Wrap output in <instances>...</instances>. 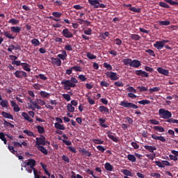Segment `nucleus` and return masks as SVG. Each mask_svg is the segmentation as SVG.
Returning <instances> with one entry per match:
<instances>
[{"label": "nucleus", "instance_id": "1a4fd4ad", "mask_svg": "<svg viewBox=\"0 0 178 178\" xmlns=\"http://www.w3.org/2000/svg\"><path fill=\"white\" fill-rule=\"evenodd\" d=\"M62 34L65 38H73V33L67 28L63 30Z\"/></svg>", "mask_w": 178, "mask_h": 178}, {"label": "nucleus", "instance_id": "37998d69", "mask_svg": "<svg viewBox=\"0 0 178 178\" xmlns=\"http://www.w3.org/2000/svg\"><path fill=\"white\" fill-rule=\"evenodd\" d=\"M159 26H169L170 24V21H159Z\"/></svg>", "mask_w": 178, "mask_h": 178}, {"label": "nucleus", "instance_id": "bb28decb", "mask_svg": "<svg viewBox=\"0 0 178 178\" xmlns=\"http://www.w3.org/2000/svg\"><path fill=\"white\" fill-rule=\"evenodd\" d=\"M105 122H106V119L104 118L99 119V123L100 124V126L106 129V127H108V125L105 124Z\"/></svg>", "mask_w": 178, "mask_h": 178}, {"label": "nucleus", "instance_id": "4be33fe9", "mask_svg": "<svg viewBox=\"0 0 178 178\" xmlns=\"http://www.w3.org/2000/svg\"><path fill=\"white\" fill-rule=\"evenodd\" d=\"M62 54H58V58L61 59L62 60H65L67 56V53L65 50H62Z\"/></svg>", "mask_w": 178, "mask_h": 178}, {"label": "nucleus", "instance_id": "dca6fc26", "mask_svg": "<svg viewBox=\"0 0 178 178\" xmlns=\"http://www.w3.org/2000/svg\"><path fill=\"white\" fill-rule=\"evenodd\" d=\"M22 116H23L24 119L25 120H27V122H29V123H33V119H31V118H30V115H29V114L26 112H22Z\"/></svg>", "mask_w": 178, "mask_h": 178}, {"label": "nucleus", "instance_id": "20e7f679", "mask_svg": "<svg viewBox=\"0 0 178 178\" xmlns=\"http://www.w3.org/2000/svg\"><path fill=\"white\" fill-rule=\"evenodd\" d=\"M159 115L162 119H170L172 118V113L165 108H160L159 110Z\"/></svg>", "mask_w": 178, "mask_h": 178}, {"label": "nucleus", "instance_id": "423d86ee", "mask_svg": "<svg viewBox=\"0 0 178 178\" xmlns=\"http://www.w3.org/2000/svg\"><path fill=\"white\" fill-rule=\"evenodd\" d=\"M106 76L107 77V79H110L113 81L119 80V75H118V73L111 71L106 72Z\"/></svg>", "mask_w": 178, "mask_h": 178}, {"label": "nucleus", "instance_id": "a878e982", "mask_svg": "<svg viewBox=\"0 0 178 178\" xmlns=\"http://www.w3.org/2000/svg\"><path fill=\"white\" fill-rule=\"evenodd\" d=\"M37 148L42 154H44V155H48V149H45L44 146H37Z\"/></svg>", "mask_w": 178, "mask_h": 178}, {"label": "nucleus", "instance_id": "338daca9", "mask_svg": "<svg viewBox=\"0 0 178 178\" xmlns=\"http://www.w3.org/2000/svg\"><path fill=\"white\" fill-rule=\"evenodd\" d=\"M92 141H93L95 144H104V140L101 139H92Z\"/></svg>", "mask_w": 178, "mask_h": 178}, {"label": "nucleus", "instance_id": "774afa93", "mask_svg": "<svg viewBox=\"0 0 178 178\" xmlns=\"http://www.w3.org/2000/svg\"><path fill=\"white\" fill-rule=\"evenodd\" d=\"M151 124H159V121L156 120V119H152L149 120Z\"/></svg>", "mask_w": 178, "mask_h": 178}, {"label": "nucleus", "instance_id": "864d4df0", "mask_svg": "<svg viewBox=\"0 0 178 178\" xmlns=\"http://www.w3.org/2000/svg\"><path fill=\"white\" fill-rule=\"evenodd\" d=\"M167 123H177L178 124V120H175L172 118H170L165 120Z\"/></svg>", "mask_w": 178, "mask_h": 178}, {"label": "nucleus", "instance_id": "2f4dec72", "mask_svg": "<svg viewBox=\"0 0 178 178\" xmlns=\"http://www.w3.org/2000/svg\"><path fill=\"white\" fill-rule=\"evenodd\" d=\"M54 127L57 129V130H65L66 127H65V125L60 124L59 123H55Z\"/></svg>", "mask_w": 178, "mask_h": 178}, {"label": "nucleus", "instance_id": "cd10ccee", "mask_svg": "<svg viewBox=\"0 0 178 178\" xmlns=\"http://www.w3.org/2000/svg\"><path fill=\"white\" fill-rule=\"evenodd\" d=\"M122 63H124V65L125 66H131V62H132V60L131 58H124L122 60Z\"/></svg>", "mask_w": 178, "mask_h": 178}, {"label": "nucleus", "instance_id": "49530a36", "mask_svg": "<svg viewBox=\"0 0 178 178\" xmlns=\"http://www.w3.org/2000/svg\"><path fill=\"white\" fill-rule=\"evenodd\" d=\"M165 2H167V3H169L170 5H172V6H178V2L177 1H172V0H164Z\"/></svg>", "mask_w": 178, "mask_h": 178}, {"label": "nucleus", "instance_id": "3c124183", "mask_svg": "<svg viewBox=\"0 0 178 178\" xmlns=\"http://www.w3.org/2000/svg\"><path fill=\"white\" fill-rule=\"evenodd\" d=\"M34 178H51V177H46L44 175H41V172H38V174L34 175Z\"/></svg>", "mask_w": 178, "mask_h": 178}, {"label": "nucleus", "instance_id": "aec40b11", "mask_svg": "<svg viewBox=\"0 0 178 178\" xmlns=\"http://www.w3.org/2000/svg\"><path fill=\"white\" fill-rule=\"evenodd\" d=\"M107 136L108 138L114 141V143H118L119 141V139H118V138L112 135V132L111 131H107Z\"/></svg>", "mask_w": 178, "mask_h": 178}, {"label": "nucleus", "instance_id": "6ab92c4d", "mask_svg": "<svg viewBox=\"0 0 178 178\" xmlns=\"http://www.w3.org/2000/svg\"><path fill=\"white\" fill-rule=\"evenodd\" d=\"M11 33H15L16 34H19L20 31H22V27L20 26H12L10 28Z\"/></svg>", "mask_w": 178, "mask_h": 178}, {"label": "nucleus", "instance_id": "a211bd4d", "mask_svg": "<svg viewBox=\"0 0 178 178\" xmlns=\"http://www.w3.org/2000/svg\"><path fill=\"white\" fill-rule=\"evenodd\" d=\"M51 60H52L53 63L56 65V66H60L62 65V60L59 58H51Z\"/></svg>", "mask_w": 178, "mask_h": 178}, {"label": "nucleus", "instance_id": "bf43d9fd", "mask_svg": "<svg viewBox=\"0 0 178 178\" xmlns=\"http://www.w3.org/2000/svg\"><path fill=\"white\" fill-rule=\"evenodd\" d=\"M127 91H129V92H131V93L134 92V94L137 93V90L134 88H133L132 86L128 87L127 88Z\"/></svg>", "mask_w": 178, "mask_h": 178}, {"label": "nucleus", "instance_id": "9d476101", "mask_svg": "<svg viewBox=\"0 0 178 178\" xmlns=\"http://www.w3.org/2000/svg\"><path fill=\"white\" fill-rule=\"evenodd\" d=\"M135 74H136V76H140L141 77H149V74L142 70L135 71Z\"/></svg>", "mask_w": 178, "mask_h": 178}, {"label": "nucleus", "instance_id": "6e6552de", "mask_svg": "<svg viewBox=\"0 0 178 178\" xmlns=\"http://www.w3.org/2000/svg\"><path fill=\"white\" fill-rule=\"evenodd\" d=\"M35 145L36 147H41V145H45V136L41 135L40 138H36Z\"/></svg>", "mask_w": 178, "mask_h": 178}, {"label": "nucleus", "instance_id": "58836bf2", "mask_svg": "<svg viewBox=\"0 0 178 178\" xmlns=\"http://www.w3.org/2000/svg\"><path fill=\"white\" fill-rule=\"evenodd\" d=\"M86 173H88V175H91V176H92V177H94V178H101V177H97L95 175H94V171L90 170V168L86 169Z\"/></svg>", "mask_w": 178, "mask_h": 178}, {"label": "nucleus", "instance_id": "2eb2a0df", "mask_svg": "<svg viewBox=\"0 0 178 178\" xmlns=\"http://www.w3.org/2000/svg\"><path fill=\"white\" fill-rule=\"evenodd\" d=\"M157 72H159L160 74H163V76H169V70H165L162 67H158Z\"/></svg>", "mask_w": 178, "mask_h": 178}, {"label": "nucleus", "instance_id": "6e6d98bb", "mask_svg": "<svg viewBox=\"0 0 178 178\" xmlns=\"http://www.w3.org/2000/svg\"><path fill=\"white\" fill-rule=\"evenodd\" d=\"M83 33L86 35H91L92 34V29L88 28V29L83 31Z\"/></svg>", "mask_w": 178, "mask_h": 178}, {"label": "nucleus", "instance_id": "7ed1b4c3", "mask_svg": "<svg viewBox=\"0 0 178 178\" xmlns=\"http://www.w3.org/2000/svg\"><path fill=\"white\" fill-rule=\"evenodd\" d=\"M90 5L93 6L94 9H98V8H106V5L104 3H101L99 2H102V0H88Z\"/></svg>", "mask_w": 178, "mask_h": 178}, {"label": "nucleus", "instance_id": "ddd939ff", "mask_svg": "<svg viewBox=\"0 0 178 178\" xmlns=\"http://www.w3.org/2000/svg\"><path fill=\"white\" fill-rule=\"evenodd\" d=\"M154 48H156L158 51H161L165 47L162 41H156L155 44H154Z\"/></svg>", "mask_w": 178, "mask_h": 178}, {"label": "nucleus", "instance_id": "f704fd0d", "mask_svg": "<svg viewBox=\"0 0 178 178\" xmlns=\"http://www.w3.org/2000/svg\"><path fill=\"white\" fill-rule=\"evenodd\" d=\"M131 38L134 41H140V40H141V36L137 34H132L131 35Z\"/></svg>", "mask_w": 178, "mask_h": 178}, {"label": "nucleus", "instance_id": "ea45409f", "mask_svg": "<svg viewBox=\"0 0 178 178\" xmlns=\"http://www.w3.org/2000/svg\"><path fill=\"white\" fill-rule=\"evenodd\" d=\"M31 44L33 45H34V47H38V45H40V44H41L40 42V40H38V39L37 38H33L32 40H31Z\"/></svg>", "mask_w": 178, "mask_h": 178}, {"label": "nucleus", "instance_id": "13d9d810", "mask_svg": "<svg viewBox=\"0 0 178 178\" xmlns=\"http://www.w3.org/2000/svg\"><path fill=\"white\" fill-rule=\"evenodd\" d=\"M145 52H147V54H149V55H150V56H153L155 57V51H154V50L149 49L147 50H145Z\"/></svg>", "mask_w": 178, "mask_h": 178}, {"label": "nucleus", "instance_id": "393cba45", "mask_svg": "<svg viewBox=\"0 0 178 178\" xmlns=\"http://www.w3.org/2000/svg\"><path fill=\"white\" fill-rule=\"evenodd\" d=\"M3 35H5L6 38H9V40H15V38H16V36H13L12 34H10V32L8 31L3 32Z\"/></svg>", "mask_w": 178, "mask_h": 178}, {"label": "nucleus", "instance_id": "09e8293b", "mask_svg": "<svg viewBox=\"0 0 178 178\" xmlns=\"http://www.w3.org/2000/svg\"><path fill=\"white\" fill-rule=\"evenodd\" d=\"M129 10H131V12H134L135 13H140V12H141L140 8H136V7L129 8Z\"/></svg>", "mask_w": 178, "mask_h": 178}, {"label": "nucleus", "instance_id": "69168bd1", "mask_svg": "<svg viewBox=\"0 0 178 178\" xmlns=\"http://www.w3.org/2000/svg\"><path fill=\"white\" fill-rule=\"evenodd\" d=\"M8 23H11V24H18L19 20L13 18L8 20Z\"/></svg>", "mask_w": 178, "mask_h": 178}, {"label": "nucleus", "instance_id": "7c9ffc66", "mask_svg": "<svg viewBox=\"0 0 178 178\" xmlns=\"http://www.w3.org/2000/svg\"><path fill=\"white\" fill-rule=\"evenodd\" d=\"M104 168L106 170H108V172H112V170H113V165H111L110 163H106Z\"/></svg>", "mask_w": 178, "mask_h": 178}, {"label": "nucleus", "instance_id": "5701e85b", "mask_svg": "<svg viewBox=\"0 0 178 178\" xmlns=\"http://www.w3.org/2000/svg\"><path fill=\"white\" fill-rule=\"evenodd\" d=\"M144 148L147 151H149V152H152V153H154V151H156V147L154 146L145 145Z\"/></svg>", "mask_w": 178, "mask_h": 178}, {"label": "nucleus", "instance_id": "c756f323", "mask_svg": "<svg viewBox=\"0 0 178 178\" xmlns=\"http://www.w3.org/2000/svg\"><path fill=\"white\" fill-rule=\"evenodd\" d=\"M0 105L2 108H9V102L8 100H1Z\"/></svg>", "mask_w": 178, "mask_h": 178}, {"label": "nucleus", "instance_id": "c9c22d12", "mask_svg": "<svg viewBox=\"0 0 178 178\" xmlns=\"http://www.w3.org/2000/svg\"><path fill=\"white\" fill-rule=\"evenodd\" d=\"M23 133H24V134H27L29 137H35V135L33 133V131H31L29 129L24 130Z\"/></svg>", "mask_w": 178, "mask_h": 178}, {"label": "nucleus", "instance_id": "4468645a", "mask_svg": "<svg viewBox=\"0 0 178 178\" xmlns=\"http://www.w3.org/2000/svg\"><path fill=\"white\" fill-rule=\"evenodd\" d=\"M10 104L11 106L13 108L14 112H20V108H19V105H17L15 101H10Z\"/></svg>", "mask_w": 178, "mask_h": 178}, {"label": "nucleus", "instance_id": "c03bdc74", "mask_svg": "<svg viewBox=\"0 0 178 178\" xmlns=\"http://www.w3.org/2000/svg\"><path fill=\"white\" fill-rule=\"evenodd\" d=\"M0 139L1 140V141H3L4 144H7L8 140H6V138H5V134H3V132H0Z\"/></svg>", "mask_w": 178, "mask_h": 178}, {"label": "nucleus", "instance_id": "4d7b16f0", "mask_svg": "<svg viewBox=\"0 0 178 178\" xmlns=\"http://www.w3.org/2000/svg\"><path fill=\"white\" fill-rule=\"evenodd\" d=\"M145 156H147V158H148L149 159L154 161V159L155 158V156H156V154L155 153H152L149 154H145Z\"/></svg>", "mask_w": 178, "mask_h": 178}, {"label": "nucleus", "instance_id": "680f3d73", "mask_svg": "<svg viewBox=\"0 0 178 178\" xmlns=\"http://www.w3.org/2000/svg\"><path fill=\"white\" fill-rule=\"evenodd\" d=\"M153 163H155L156 166H159V168H165L163 163L159 161H153Z\"/></svg>", "mask_w": 178, "mask_h": 178}, {"label": "nucleus", "instance_id": "a18cd8bd", "mask_svg": "<svg viewBox=\"0 0 178 178\" xmlns=\"http://www.w3.org/2000/svg\"><path fill=\"white\" fill-rule=\"evenodd\" d=\"M87 58H88V59L92 60V59H97V56L91 54L90 52H88L86 54Z\"/></svg>", "mask_w": 178, "mask_h": 178}, {"label": "nucleus", "instance_id": "de8ad7c7", "mask_svg": "<svg viewBox=\"0 0 178 178\" xmlns=\"http://www.w3.org/2000/svg\"><path fill=\"white\" fill-rule=\"evenodd\" d=\"M159 6H161V8H166L167 9H169V8H170V6L168 3H166L163 2V1H161V2L159 3Z\"/></svg>", "mask_w": 178, "mask_h": 178}, {"label": "nucleus", "instance_id": "412c9836", "mask_svg": "<svg viewBox=\"0 0 178 178\" xmlns=\"http://www.w3.org/2000/svg\"><path fill=\"white\" fill-rule=\"evenodd\" d=\"M21 66L23 70H25V72H31V68H30V65H29L27 63H22Z\"/></svg>", "mask_w": 178, "mask_h": 178}, {"label": "nucleus", "instance_id": "72a5a7b5", "mask_svg": "<svg viewBox=\"0 0 178 178\" xmlns=\"http://www.w3.org/2000/svg\"><path fill=\"white\" fill-rule=\"evenodd\" d=\"M40 95L41 97H42V98H49V97H51V94H49V92H47L44 90L40 91Z\"/></svg>", "mask_w": 178, "mask_h": 178}, {"label": "nucleus", "instance_id": "f8f14e48", "mask_svg": "<svg viewBox=\"0 0 178 178\" xmlns=\"http://www.w3.org/2000/svg\"><path fill=\"white\" fill-rule=\"evenodd\" d=\"M141 66V61L138 60H132L131 63V67H135L136 69L140 67Z\"/></svg>", "mask_w": 178, "mask_h": 178}, {"label": "nucleus", "instance_id": "473e14b6", "mask_svg": "<svg viewBox=\"0 0 178 178\" xmlns=\"http://www.w3.org/2000/svg\"><path fill=\"white\" fill-rule=\"evenodd\" d=\"M3 122L4 127H10L11 129H15V125L12 123L6 121V120H4Z\"/></svg>", "mask_w": 178, "mask_h": 178}, {"label": "nucleus", "instance_id": "f03ea898", "mask_svg": "<svg viewBox=\"0 0 178 178\" xmlns=\"http://www.w3.org/2000/svg\"><path fill=\"white\" fill-rule=\"evenodd\" d=\"M22 166H24V168H29H29H31V169L33 170L34 176H35L36 174H38L40 172L37 170L35 168H34V166H35V160L33 159H29L27 160V161H24L23 163Z\"/></svg>", "mask_w": 178, "mask_h": 178}, {"label": "nucleus", "instance_id": "e433bc0d", "mask_svg": "<svg viewBox=\"0 0 178 178\" xmlns=\"http://www.w3.org/2000/svg\"><path fill=\"white\" fill-rule=\"evenodd\" d=\"M36 129H38L39 134H44V133H45V129H44L43 127L38 125L36 127Z\"/></svg>", "mask_w": 178, "mask_h": 178}, {"label": "nucleus", "instance_id": "8fccbe9b", "mask_svg": "<svg viewBox=\"0 0 178 178\" xmlns=\"http://www.w3.org/2000/svg\"><path fill=\"white\" fill-rule=\"evenodd\" d=\"M137 89L139 90L140 92H144V91H148V87L138 86Z\"/></svg>", "mask_w": 178, "mask_h": 178}, {"label": "nucleus", "instance_id": "c85d7f7f", "mask_svg": "<svg viewBox=\"0 0 178 178\" xmlns=\"http://www.w3.org/2000/svg\"><path fill=\"white\" fill-rule=\"evenodd\" d=\"M153 129L155 130V131H159V133H165V128H163V127L156 126L154 127Z\"/></svg>", "mask_w": 178, "mask_h": 178}, {"label": "nucleus", "instance_id": "9b49d317", "mask_svg": "<svg viewBox=\"0 0 178 178\" xmlns=\"http://www.w3.org/2000/svg\"><path fill=\"white\" fill-rule=\"evenodd\" d=\"M152 138L156 140V141L159 140L161 141V143H166V138H165L162 136H158L156 134H152Z\"/></svg>", "mask_w": 178, "mask_h": 178}, {"label": "nucleus", "instance_id": "a19ab883", "mask_svg": "<svg viewBox=\"0 0 178 178\" xmlns=\"http://www.w3.org/2000/svg\"><path fill=\"white\" fill-rule=\"evenodd\" d=\"M138 104H140V105H149V104H151V102L149 100L144 99L138 102Z\"/></svg>", "mask_w": 178, "mask_h": 178}, {"label": "nucleus", "instance_id": "79ce46f5", "mask_svg": "<svg viewBox=\"0 0 178 178\" xmlns=\"http://www.w3.org/2000/svg\"><path fill=\"white\" fill-rule=\"evenodd\" d=\"M161 90V88L159 87H154L152 88L149 89V92L152 94V92H158V91Z\"/></svg>", "mask_w": 178, "mask_h": 178}, {"label": "nucleus", "instance_id": "5fc2aeb1", "mask_svg": "<svg viewBox=\"0 0 178 178\" xmlns=\"http://www.w3.org/2000/svg\"><path fill=\"white\" fill-rule=\"evenodd\" d=\"M72 70H75V72H83V68H81V67L80 66H73L72 67Z\"/></svg>", "mask_w": 178, "mask_h": 178}, {"label": "nucleus", "instance_id": "e2e57ef3", "mask_svg": "<svg viewBox=\"0 0 178 178\" xmlns=\"http://www.w3.org/2000/svg\"><path fill=\"white\" fill-rule=\"evenodd\" d=\"M114 86H115V87H123L124 83L120 81H118L114 83Z\"/></svg>", "mask_w": 178, "mask_h": 178}, {"label": "nucleus", "instance_id": "052dcab7", "mask_svg": "<svg viewBox=\"0 0 178 178\" xmlns=\"http://www.w3.org/2000/svg\"><path fill=\"white\" fill-rule=\"evenodd\" d=\"M81 152H83V154H84V155H86V156H91V152H90L88 150H86V149H82Z\"/></svg>", "mask_w": 178, "mask_h": 178}, {"label": "nucleus", "instance_id": "39448f33", "mask_svg": "<svg viewBox=\"0 0 178 178\" xmlns=\"http://www.w3.org/2000/svg\"><path fill=\"white\" fill-rule=\"evenodd\" d=\"M120 106H123V108H131L132 109H138V106L127 101L121 102L120 103Z\"/></svg>", "mask_w": 178, "mask_h": 178}, {"label": "nucleus", "instance_id": "0eeeda50", "mask_svg": "<svg viewBox=\"0 0 178 178\" xmlns=\"http://www.w3.org/2000/svg\"><path fill=\"white\" fill-rule=\"evenodd\" d=\"M14 74L17 79H26L27 77V73L24 71L17 70Z\"/></svg>", "mask_w": 178, "mask_h": 178}, {"label": "nucleus", "instance_id": "4c0bfd02", "mask_svg": "<svg viewBox=\"0 0 178 178\" xmlns=\"http://www.w3.org/2000/svg\"><path fill=\"white\" fill-rule=\"evenodd\" d=\"M127 159L130 161V162L134 163L137 159H136V156L133 154H128Z\"/></svg>", "mask_w": 178, "mask_h": 178}, {"label": "nucleus", "instance_id": "0e129e2a", "mask_svg": "<svg viewBox=\"0 0 178 178\" xmlns=\"http://www.w3.org/2000/svg\"><path fill=\"white\" fill-rule=\"evenodd\" d=\"M123 175H125V176H132L131 172L129 170H122Z\"/></svg>", "mask_w": 178, "mask_h": 178}, {"label": "nucleus", "instance_id": "f3484780", "mask_svg": "<svg viewBox=\"0 0 178 178\" xmlns=\"http://www.w3.org/2000/svg\"><path fill=\"white\" fill-rule=\"evenodd\" d=\"M99 112L104 113L106 115H109V108L105 107V106H99Z\"/></svg>", "mask_w": 178, "mask_h": 178}, {"label": "nucleus", "instance_id": "b1692460", "mask_svg": "<svg viewBox=\"0 0 178 178\" xmlns=\"http://www.w3.org/2000/svg\"><path fill=\"white\" fill-rule=\"evenodd\" d=\"M1 115L6 119H11L12 120H13V115H12V114H10L9 113L3 111V112H1Z\"/></svg>", "mask_w": 178, "mask_h": 178}, {"label": "nucleus", "instance_id": "f257e3e1", "mask_svg": "<svg viewBox=\"0 0 178 178\" xmlns=\"http://www.w3.org/2000/svg\"><path fill=\"white\" fill-rule=\"evenodd\" d=\"M77 83H79V81H77V79L75 77H71L70 79H64L61 81L64 90H66L67 91L70 90L71 88H74Z\"/></svg>", "mask_w": 178, "mask_h": 178}, {"label": "nucleus", "instance_id": "603ef678", "mask_svg": "<svg viewBox=\"0 0 178 178\" xmlns=\"http://www.w3.org/2000/svg\"><path fill=\"white\" fill-rule=\"evenodd\" d=\"M67 110L68 111V112H74V107L72 106L71 104H68L67 105Z\"/></svg>", "mask_w": 178, "mask_h": 178}]
</instances>
